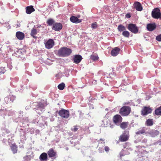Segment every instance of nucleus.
<instances>
[{
    "instance_id": "nucleus-1",
    "label": "nucleus",
    "mask_w": 161,
    "mask_h": 161,
    "mask_svg": "<svg viewBox=\"0 0 161 161\" xmlns=\"http://www.w3.org/2000/svg\"><path fill=\"white\" fill-rule=\"evenodd\" d=\"M71 53L72 50L71 49L63 47L58 50L57 55L59 57H64L69 55Z\"/></svg>"
},
{
    "instance_id": "nucleus-2",
    "label": "nucleus",
    "mask_w": 161,
    "mask_h": 161,
    "mask_svg": "<svg viewBox=\"0 0 161 161\" xmlns=\"http://www.w3.org/2000/svg\"><path fill=\"white\" fill-rule=\"evenodd\" d=\"M131 111V108L130 107L124 106L119 109V113L123 116H126L130 114Z\"/></svg>"
},
{
    "instance_id": "nucleus-3",
    "label": "nucleus",
    "mask_w": 161,
    "mask_h": 161,
    "mask_svg": "<svg viewBox=\"0 0 161 161\" xmlns=\"http://www.w3.org/2000/svg\"><path fill=\"white\" fill-rule=\"evenodd\" d=\"M152 16L155 19H161V12L158 8H155L153 9L152 12Z\"/></svg>"
},
{
    "instance_id": "nucleus-4",
    "label": "nucleus",
    "mask_w": 161,
    "mask_h": 161,
    "mask_svg": "<svg viewBox=\"0 0 161 161\" xmlns=\"http://www.w3.org/2000/svg\"><path fill=\"white\" fill-rule=\"evenodd\" d=\"M129 135L128 132L124 131L119 137V141L121 142H125L128 140Z\"/></svg>"
},
{
    "instance_id": "nucleus-5",
    "label": "nucleus",
    "mask_w": 161,
    "mask_h": 161,
    "mask_svg": "<svg viewBox=\"0 0 161 161\" xmlns=\"http://www.w3.org/2000/svg\"><path fill=\"white\" fill-rule=\"evenodd\" d=\"M34 105L36 106V107L34 108V110L38 114L41 113L40 111L41 112H42V110L44 109V104L41 102L36 103L35 104H34Z\"/></svg>"
},
{
    "instance_id": "nucleus-6",
    "label": "nucleus",
    "mask_w": 161,
    "mask_h": 161,
    "mask_svg": "<svg viewBox=\"0 0 161 161\" xmlns=\"http://www.w3.org/2000/svg\"><path fill=\"white\" fill-rule=\"evenodd\" d=\"M123 120L121 116L119 114H116L113 118V123L117 125H119Z\"/></svg>"
},
{
    "instance_id": "nucleus-7",
    "label": "nucleus",
    "mask_w": 161,
    "mask_h": 161,
    "mask_svg": "<svg viewBox=\"0 0 161 161\" xmlns=\"http://www.w3.org/2000/svg\"><path fill=\"white\" fill-rule=\"evenodd\" d=\"M59 115L61 117L67 119L69 116V111L65 109H62L59 111L58 112Z\"/></svg>"
},
{
    "instance_id": "nucleus-8",
    "label": "nucleus",
    "mask_w": 161,
    "mask_h": 161,
    "mask_svg": "<svg viewBox=\"0 0 161 161\" xmlns=\"http://www.w3.org/2000/svg\"><path fill=\"white\" fill-rule=\"evenodd\" d=\"M127 28L130 31L134 34L137 33L138 31L137 27L134 24H129Z\"/></svg>"
},
{
    "instance_id": "nucleus-9",
    "label": "nucleus",
    "mask_w": 161,
    "mask_h": 161,
    "mask_svg": "<svg viewBox=\"0 0 161 161\" xmlns=\"http://www.w3.org/2000/svg\"><path fill=\"white\" fill-rule=\"evenodd\" d=\"M55 45V42L53 39H49L45 43L46 48L49 49L52 48Z\"/></svg>"
},
{
    "instance_id": "nucleus-10",
    "label": "nucleus",
    "mask_w": 161,
    "mask_h": 161,
    "mask_svg": "<svg viewBox=\"0 0 161 161\" xmlns=\"http://www.w3.org/2000/svg\"><path fill=\"white\" fill-rule=\"evenodd\" d=\"M152 111V109L148 107H144L141 110V114L143 116L147 115L151 113Z\"/></svg>"
},
{
    "instance_id": "nucleus-11",
    "label": "nucleus",
    "mask_w": 161,
    "mask_h": 161,
    "mask_svg": "<svg viewBox=\"0 0 161 161\" xmlns=\"http://www.w3.org/2000/svg\"><path fill=\"white\" fill-rule=\"evenodd\" d=\"M47 154L50 158H56L57 156V152L53 148H50L48 151Z\"/></svg>"
},
{
    "instance_id": "nucleus-12",
    "label": "nucleus",
    "mask_w": 161,
    "mask_h": 161,
    "mask_svg": "<svg viewBox=\"0 0 161 161\" xmlns=\"http://www.w3.org/2000/svg\"><path fill=\"white\" fill-rule=\"evenodd\" d=\"M133 7V8L135 9L137 11H141L143 9V8L141 4L137 1L134 3Z\"/></svg>"
},
{
    "instance_id": "nucleus-13",
    "label": "nucleus",
    "mask_w": 161,
    "mask_h": 161,
    "mask_svg": "<svg viewBox=\"0 0 161 161\" xmlns=\"http://www.w3.org/2000/svg\"><path fill=\"white\" fill-rule=\"evenodd\" d=\"M62 25L60 23H56L53 24L52 27L53 30L57 31H58L62 29Z\"/></svg>"
},
{
    "instance_id": "nucleus-14",
    "label": "nucleus",
    "mask_w": 161,
    "mask_h": 161,
    "mask_svg": "<svg viewBox=\"0 0 161 161\" xmlns=\"http://www.w3.org/2000/svg\"><path fill=\"white\" fill-rule=\"evenodd\" d=\"M82 57L80 55H76L73 58V62L75 64H79L82 59Z\"/></svg>"
},
{
    "instance_id": "nucleus-15",
    "label": "nucleus",
    "mask_w": 161,
    "mask_h": 161,
    "mask_svg": "<svg viewBox=\"0 0 161 161\" xmlns=\"http://www.w3.org/2000/svg\"><path fill=\"white\" fill-rule=\"evenodd\" d=\"M16 36L17 39L19 40H22L25 37L24 34L20 31H17L16 33Z\"/></svg>"
},
{
    "instance_id": "nucleus-16",
    "label": "nucleus",
    "mask_w": 161,
    "mask_h": 161,
    "mask_svg": "<svg viewBox=\"0 0 161 161\" xmlns=\"http://www.w3.org/2000/svg\"><path fill=\"white\" fill-rule=\"evenodd\" d=\"M39 159L41 161H47L48 159L47 154L46 153H42L40 156Z\"/></svg>"
},
{
    "instance_id": "nucleus-17",
    "label": "nucleus",
    "mask_w": 161,
    "mask_h": 161,
    "mask_svg": "<svg viewBox=\"0 0 161 161\" xmlns=\"http://www.w3.org/2000/svg\"><path fill=\"white\" fill-rule=\"evenodd\" d=\"M70 21L74 23H78L81 22V20L78 19L75 16H72L70 18Z\"/></svg>"
},
{
    "instance_id": "nucleus-18",
    "label": "nucleus",
    "mask_w": 161,
    "mask_h": 161,
    "mask_svg": "<svg viewBox=\"0 0 161 161\" xmlns=\"http://www.w3.org/2000/svg\"><path fill=\"white\" fill-rule=\"evenodd\" d=\"M119 51V48L118 47H115L111 51V54L112 56H115L118 54Z\"/></svg>"
},
{
    "instance_id": "nucleus-19",
    "label": "nucleus",
    "mask_w": 161,
    "mask_h": 161,
    "mask_svg": "<svg viewBox=\"0 0 161 161\" xmlns=\"http://www.w3.org/2000/svg\"><path fill=\"white\" fill-rule=\"evenodd\" d=\"M35 11V9L32 6H28L26 8V13L28 14H30Z\"/></svg>"
},
{
    "instance_id": "nucleus-20",
    "label": "nucleus",
    "mask_w": 161,
    "mask_h": 161,
    "mask_svg": "<svg viewBox=\"0 0 161 161\" xmlns=\"http://www.w3.org/2000/svg\"><path fill=\"white\" fill-rule=\"evenodd\" d=\"M156 28L155 24H149L147 25V28L149 31H152L154 30Z\"/></svg>"
},
{
    "instance_id": "nucleus-21",
    "label": "nucleus",
    "mask_w": 161,
    "mask_h": 161,
    "mask_svg": "<svg viewBox=\"0 0 161 161\" xmlns=\"http://www.w3.org/2000/svg\"><path fill=\"white\" fill-rule=\"evenodd\" d=\"M10 147L13 153L15 154L17 153L18 147L15 143L11 144Z\"/></svg>"
},
{
    "instance_id": "nucleus-22",
    "label": "nucleus",
    "mask_w": 161,
    "mask_h": 161,
    "mask_svg": "<svg viewBox=\"0 0 161 161\" xmlns=\"http://www.w3.org/2000/svg\"><path fill=\"white\" fill-rule=\"evenodd\" d=\"M159 133V132L157 130L151 131L149 132V134L153 137L158 135Z\"/></svg>"
},
{
    "instance_id": "nucleus-23",
    "label": "nucleus",
    "mask_w": 161,
    "mask_h": 161,
    "mask_svg": "<svg viewBox=\"0 0 161 161\" xmlns=\"http://www.w3.org/2000/svg\"><path fill=\"white\" fill-rule=\"evenodd\" d=\"M129 125V122H123L121 123L119 125H120V127L123 129H124L127 128L128 127Z\"/></svg>"
},
{
    "instance_id": "nucleus-24",
    "label": "nucleus",
    "mask_w": 161,
    "mask_h": 161,
    "mask_svg": "<svg viewBox=\"0 0 161 161\" xmlns=\"http://www.w3.org/2000/svg\"><path fill=\"white\" fill-rule=\"evenodd\" d=\"M37 33L36 30L34 28H33L31 30V35L33 38H36V37L35 35Z\"/></svg>"
},
{
    "instance_id": "nucleus-25",
    "label": "nucleus",
    "mask_w": 161,
    "mask_h": 161,
    "mask_svg": "<svg viewBox=\"0 0 161 161\" xmlns=\"http://www.w3.org/2000/svg\"><path fill=\"white\" fill-rule=\"evenodd\" d=\"M117 29L118 31L120 32L126 30L125 27L121 24L118 26Z\"/></svg>"
},
{
    "instance_id": "nucleus-26",
    "label": "nucleus",
    "mask_w": 161,
    "mask_h": 161,
    "mask_svg": "<svg viewBox=\"0 0 161 161\" xmlns=\"http://www.w3.org/2000/svg\"><path fill=\"white\" fill-rule=\"evenodd\" d=\"M155 113L157 115H161V106L158 107L155 109Z\"/></svg>"
},
{
    "instance_id": "nucleus-27",
    "label": "nucleus",
    "mask_w": 161,
    "mask_h": 161,
    "mask_svg": "<svg viewBox=\"0 0 161 161\" xmlns=\"http://www.w3.org/2000/svg\"><path fill=\"white\" fill-rule=\"evenodd\" d=\"M146 123L148 126H151L153 125V121L152 119H148L147 120Z\"/></svg>"
},
{
    "instance_id": "nucleus-28",
    "label": "nucleus",
    "mask_w": 161,
    "mask_h": 161,
    "mask_svg": "<svg viewBox=\"0 0 161 161\" xmlns=\"http://www.w3.org/2000/svg\"><path fill=\"white\" fill-rule=\"evenodd\" d=\"M65 86V84L63 82L59 84L58 86V87L60 90H62L64 89Z\"/></svg>"
},
{
    "instance_id": "nucleus-29",
    "label": "nucleus",
    "mask_w": 161,
    "mask_h": 161,
    "mask_svg": "<svg viewBox=\"0 0 161 161\" xmlns=\"http://www.w3.org/2000/svg\"><path fill=\"white\" fill-rule=\"evenodd\" d=\"M146 130L144 128H142L139 130L138 131H137L136 133L137 135H140L141 134H143L145 133Z\"/></svg>"
},
{
    "instance_id": "nucleus-30",
    "label": "nucleus",
    "mask_w": 161,
    "mask_h": 161,
    "mask_svg": "<svg viewBox=\"0 0 161 161\" xmlns=\"http://www.w3.org/2000/svg\"><path fill=\"white\" fill-rule=\"evenodd\" d=\"M122 34L124 36L126 37H129L130 36L129 32L125 30L123 32Z\"/></svg>"
},
{
    "instance_id": "nucleus-31",
    "label": "nucleus",
    "mask_w": 161,
    "mask_h": 161,
    "mask_svg": "<svg viewBox=\"0 0 161 161\" xmlns=\"http://www.w3.org/2000/svg\"><path fill=\"white\" fill-rule=\"evenodd\" d=\"M90 58L94 61H96L98 60L99 58L97 56L92 55L91 56Z\"/></svg>"
},
{
    "instance_id": "nucleus-32",
    "label": "nucleus",
    "mask_w": 161,
    "mask_h": 161,
    "mask_svg": "<svg viewBox=\"0 0 161 161\" xmlns=\"http://www.w3.org/2000/svg\"><path fill=\"white\" fill-rule=\"evenodd\" d=\"M54 23V20L52 19L48 20L47 21V23L49 25H51Z\"/></svg>"
},
{
    "instance_id": "nucleus-33",
    "label": "nucleus",
    "mask_w": 161,
    "mask_h": 161,
    "mask_svg": "<svg viewBox=\"0 0 161 161\" xmlns=\"http://www.w3.org/2000/svg\"><path fill=\"white\" fill-rule=\"evenodd\" d=\"M97 23L96 22H95L94 23L92 24L91 27L93 29H96L97 27Z\"/></svg>"
},
{
    "instance_id": "nucleus-34",
    "label": "nucleus",
    "mask_w": 161,
    "mask_h": 161,
    "mask_svg": "<svg viewBox=\"0 0 161 161\" xmlns=\"http://www.w3.org/2000/svg\"><path fill=\"white\" fill-rule=\"evenodd\" d=\"M78 129V128L77 127V126H76H76H74L73 128H72L71 129V130L72 131L76 132V131H77Z\"/></svg>"
},
{
    "instance_id": "nucleus-35",
    "label": "nucleus",
    "mask_w": 161,
    "mask_h": 161,
    "mask_svg": "<svg viewBox=\"0 0 161 161\" xmlns=\"http://www.w3.org/2000/svg\"><path fill=\"white\" fill-rule=\"evenodd\" d=\"M156 39L158 41H161V34L157 36Z\"/></svg>"
},
{
    "instance_id": "nucleus-36",
    "label": "nucleus",
    "mask_w": 161,
    "mask_h": 161,
    "mask_svg": "<svg viewBox=\"0 0 161 161\" xmlns=\"http://www.w3.org/2000/svg\"><path fill=\"white\" fill-rule=\"evenodd\" d=\"M104 150L106 152H108L109 150V148L108 146H105L104 147Z\"/></svg>"
},
{
    "instance_id": "nucleus-37",
    "label": "nucleus",
    "mask_w": 161,
    "mask_h": 161,
    "mask_svg": "<svg viewBox=\"0 0 161 161\" xmlns=\"http://www.w3.org/2000/svg\"><path fill=\"white\" fill-rule=\"evenodd\" d=\"M126 17H127V18H130V17H131V16L130 15V14H127L126 15H125Z\"/></svg>"
},
{
    "instance_id": "nucleus-38",
    "label": "nucleus",
    "mask_w": 161,
    "mask_h": 161,
    "mask_svg": "<svg viewBox=\"0 0 161 161\" xmlns=\"http://www.w3.org/2000/svg\"><path fill=\"white\" fill-rule=\"evenodd\" d=\"M104 140L103 139H101H101H100L98 141H99H99H102V142H104Z\"/></svg>"
},
{
    "instance_id": "nucleus-39",
    "label": "nucleus",
    "mask_w": 161,
    "mask_h": 161,
    "mask_svg": "<svg viewBox=\"0 0 161 161\" xmlns=\"http://www.w3.org/2000/svg\"><path fill=\"white\" fill-rule=\"evenodd\" d=\"M124 155H123V154H121V153L120 154V157H122V156H123Z\"/></svg>"
},
{
    "instance_id": "nucleus-40",
    "label": "nucleus",
    "mask_w": 161,
    "mask_h": 161,
    "mask_svg": "<svg viewBox=\"0 0 161 161\" xmlns=\"http://www.w3.org/2000/svg\"><path fill=\"white\" fill-rule=\"evenodd\" d=\"M128 104V103H125V104Z\"/></svg>"
}]
</instances>
